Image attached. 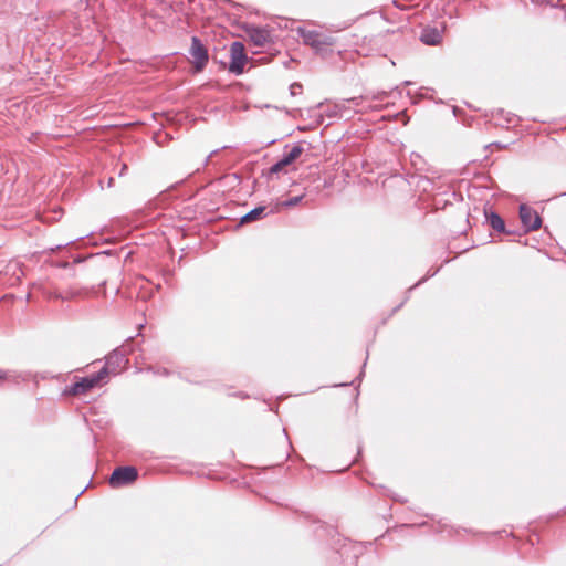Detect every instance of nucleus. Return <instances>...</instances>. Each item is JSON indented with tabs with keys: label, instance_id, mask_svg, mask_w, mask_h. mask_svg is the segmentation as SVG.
<instances>
[{
	"label": "nucleus",
	"instance_id": "obj_1",
	"mask_svg": "<svg viewBox=\"0 0 566 566\" xmlns=\"http://www.w3.org/2000/svg\"><path fill=\"white\" fill-rule=\"evenodd\" d=\"M104 374L105 370H98L95 374L82 377L67 387L65 392L73 396L84 395L105 380Z\"/></svg>",
	"mask_w": 566,
	"mask_h": 566
},
{
	"label": "nucleus",
	"instance_id": "obj_26",
	"mask_svg": "<svg viewBox=\"0 0 566 566\" xmlns=\"http://www.w3.org/2000/svg\"><path fill=\"white\" fill-rule=\"evenodd\" d=\"M357 556H358V553H357V552H354L353 557H354V558H357Z\"/></svg>",
	"mask_w": 566,
	"mask_h": 566
},
{
	"label": "nucleus",
	"instance_id": "obj_10",
	"mask_svg": "<svg viewBox=\"0 0 566 566\" xmlns=\"http://www.w3.org/2000/svg\"><path fill=\"white\" fill-rule=\"evenodd\" d=\"M485 217H486L489 224L492 227L493 230H495L497 232H503L506 234H515L516 233L514 230H507L505 228V222L499 213H496L494 211H490V212L485 211Z\"/></svg>",
	"mask_w": 566,
	"mask_h": 566
},
{
	"label": "nucleus",
	"instance_id": "obj_7",
	"mask_svg": "<svg viewBox=\"0 0 566 566\" xmlns=\"http://www.w3.org/2000/svg\"><path fill=\"white\" fill-rule=\"evenodd\" d=\"M245 33L253 45L258 48H263L272 42L270 30L266 28L249 25L245 28Z\"/></svg>",
	"mask_w": 566,
	"mask_h": 566
},
{
	"label": "nucleus",
	"instance_id": "obj_25",
	"mask_svg": "<svg viewBox=\"0 0 566 566\" xmlns=\"http://www.w3.org/2000/svg\"><path fill=\"white\" fill-rule=\"evenodd\" d=\"M349 548H352V549H354V551H355V549H356V546H355V545H352V544L349 543Z\"/></svg>",
	"mask_w": 566,
	"mask_h": 566
},
{
	"label": "nucleus",
	"instance_id": "obj_22",
	"mask_svg": "<svg viewBox=\"0 0 566 566\" xmlns=\"http://www.w3.org/2000/svg\"><path fill=\"white\" fill-rule=\"evenodd\" d=\"M217 153H218V150H213V151H211V153H210V155L207 157L206 163H208V160H209L213 155H216Z\"/></svg>",
	"mask_w": 566,
	"mask_h": 566
},
{
	"label": "nucleus",
	"instance_id": "obj_24",
	"mask_svg": "<svg viewBox=\"0 0 566 566\" xmlns=\"http://www.w3.org/2000/svg\"><path fill=\"white\" fill-rule=\"evenodd\" d=\"M364 375V371H360L359 376H358V380L360 381L361 379V376Z\"/></svg>",
	"mask_w": 566,
	"mask_h": 566
},
{
	"label": "nucleus",
	"instance_id": "obj_9",
	"mask_svg": "<svg viewBox=\"0 0 566 566\" xmlns=\"http://www.w3.org/2000/svg\"><path fill=\"white\" fill-rule=\"evenodd\" d=\"M492 119L494 120L496 126L501 127L514 126L520 120V118L515 114L511 112H505L502 108L492 112Z\"/></svg>",
	"mask_w": 566,
	"mask_h": 566
},
{
	"label": "nucleus",
	"instance_id": "obj_23",
	"mask_svg": "<svg viewBox=\"0 0 566 566\" xmlns=\"http://www.w3.org/2000/svg\"><path fill=\"white\" fill-rule=\"evenodd\" d=\"M127 169V166L126 165H123L122 167V171H120V175H123V172Z\"/></svg>",
	"mask_w": 566,
	"mask_h": 566
},
{
	"label": "nucleus",
	"instance_id": "obj_2",
	"mask_svg": "<svg viewBox=\"0 0 566 566\" xmlns=\"http://www.w3.org/2000/svg\"><path fill=\"white\" fill-rule=\"evenodd\" d=\"M138 478L135 467H117L111 474L108 483L113 489L123 488L134 483Z\"/></svg>",
	"mask_w": 566,
	"mask_h": 566
},
{
	"label": "nucleus",
	"instance_id": "obj_27",
	"mask_svg": "<svg viewBox=\"0 0 566 566\" xmlns=\"http://www.w3.org/2000/svg\"><path fill=\"white\" fill-rule=\"evenodd\" d=\"M295 86L301 87V84H294L292 85V88H294Z\"/></svg>",
	"mask_w": 566,
	"mask_h": 566
},
{
	"label": "nucleus",
	"instance_id": "obj_13",
	"mask_svg": "<svg viewBox=\"0 0 566 566\" xmlns=\"http://www.w3.org/2000/svg\"><path fill=\"white\" fill-rule=\"evenodd\" d=\"M265 210L266 207L264 206L255 207L241 218V223H249L262 219L265 216Z\"/></svg>",
	"mask_w": 566,
	"mask_h": 566
},
{
	"label": "nucleus",
	"instance_id": "obj_6",
	"mask_svg": "<svg viewBox=\"0 0 566 566\" xmlns=\"http://www.w3.org/2000/svg\"><path fill=\"white\" fill-rule=\"evenodd\" d=\"M126 363L125 354L119 348L114 349L106 356L105 365L101 368V370H105L104 378L117 375Z\"/></svg>",
	"mask_w": 566,
	"mask_h": 566
},
{
	"label": "nucleus",
	"instance_id": "obj_8",
	"mask_svg": "<svg viewBox=\"0 0 566 566\" xmlns=\"http://www.w3.org/2000/svg\"><path fill=\"white\" fill-rule=\"evenodd\" d=\"M303 153V148L300 145H295L287 153H284L283 157L271 166L270 174H277L282 171L286 166L291 165L294 160H296L301 154Z\"/></svg>",
	"mask_w": 566,
	"mask_h": 566
},
{
	"label": "nucleus",
	"instance_id": "obj_5",
	"mask_svg": "<svg viewBox=\"0 0 566 566\" xmlns=\"http://www.w3.org/2000/svg\"><path fill=\"white\" fill-rule=\"evenodd\" d=\"M189 54L191 56V63L193 64L195 70L197 72L202 71L208 63L209 55L208 50L199 38L192 36Z\"/></svg>",
	"mask_w": 566,
	"mask_h": 566
},
{
	"label": "nucleus",
	"instance_id": "obj_14",
	"mask_svg": "<svg viewBox=\"0 0 566 566\" xmlns=\"http://www.w3.org/2000/svg\"><path fill=\"white\" fill-rule=\"evenodd\" d=\"M297 33L302 38L304 44L308 46H312L315 43L318 35L321 34V32L314 30H306L304 28H298Z\"/></svg>",
	"mask_w": 566,
	"mask_h": 566
},
{
	"label": "nucleus",
	"instance_id": "obj_3",
	"mask_svg": "<svg viewBox=\"0 0 566 566\" xmlns=\"http://www.w3.org/2000/svg\"><path fill=\"white\" fill-rule=\"evenodd\" d=\"M248 61V56L244 52V45L242 42L235 41L230 46V63L229 72L240 75L244 71V64Z\"/></svg>",
	"mask_w": 566,
	"mask_h": 566
},
{
	"label": "nucleus",
	"instance_id": "obj_12",
	"mask_svg": "<svg viewBox=\"0 0 566 566\" xmlns=\"http://www.w3.org/2000/svg\"><path fill=\"white\" fill-rule=\"evenodd\" d=\"M334 44V36L321 33L316 39L315 43L311 48H313L316 53L324 54L326 49L333 46Z\"/></svg>",
	"mask_w": 566,
	"mask_h": 566
},
{
	"label": "nucleus",
	"instance_id": "obj_18",
	"mask_svg": "<svg viewBox=\"0 0 566 566\" xmlns=\"http://www.w3.org/2000/svg\"><path fill=\"white\" fill-rule=\"evenodd\" d=\"M363 101H364V97L359 96V97L349 98V99L345 101L344 103H345V105L349 104V107L350 106L358 107L361 105Z\"/></svg>",
	"mask_w": 566,
	"mask_h": 566
},
{
	"label": "nucleus",
	"instance_id": "obj_17",
	"mask_svg": "<svg viewBox=\"0 0 566 566\" xmlns=\"http://www.w3.org/2000/svg\"><path fill=\"white\" fill-rule=\"evenodd\" d=\"M345 109V103L342 104H335L333 105L328 111L329 117H343L342 111Z\"/></svg>",
	"mask_w": 566,
	"mask_h": 566
},
{
	"label": "nucleus",
	"instance_id": "obj_16",
	"mask_svg": "<svg viewBox=\"0 0 566 566\" xmlns=\"http://www.w3.org/2000/svg\"><path fill=\"white\" fill-rule=\"evenodd\" d=\"M303 198H304V195L294 196V197H291V198L282 201L279 206L284 207V208H292V207L297 206L303 200Z\"/></svg>",
	"mask_w": 566,
	"mask_h": 566
},
{
	"label": "nucleus",
	"instance_id": "obj_21",
	"mask_svg": "<svg viewBox=\"0 0 566 566\" xmlns=\"http://www.w3.org/2000/svg\"><path fill=\"white\" fill-rule=\"evenodd\" d=\"M346 549H347V544H344V545L342 546V548L338 551V552H339V554H340V556H344V555H345Z\"/></svg>",
	"mask_w": 566,
	"mask_h": 566
},
{
	"label": "nucleus",
	"instance_id": "obj_19",
	"mask_svg": "<svg viewBox=\"0 0 566 566\" xmlns=\"http://www.w3.org/2000/svg\"><path fill=\"white\" fill-rule=\"evenodd\" d=\"M8 378H9L8 371L0 369V381L6 380Z\"/></svg>",
	"mask_w": 566,
	"mask_h": 566
},
{
	"label": "nucleus",
	"instance_id": "obj_20",
	"mask_svg": "<svg viewBox=\"0 0 566 566\" xmlns=\"http://www.w3.org/2000/svg\"><path fill=\"white\" fill-rule=\"evenodd\" d=\"M157 374L163 375V376H168V375H170V371L167 368H161V369H158Z\"/></svg>",
	"mask_w": 566,
	"mask_h": 566
},
{
	"label": "nucleus",
	"instance_id": "obj_15",
	"mask_svg": "<svg viewBox=\"0 0 566 566\" xmlns=\"http://www.w3.org/2000/svg\"><path fill=\"white\" fill-rule=\"evenodd\" d=\"M90 291L86 289H78V287H70L67 291L64 292V294H61L60 297L63 300H71V298H77V297H84L88 295Z\"/></svg>",
	"mask_w": 566,
	"mask_h": 566
},
{
	"label": "nucleus",
	"instance_id": "obj_4",
	"mask_svg": "<svg viewBox=\"0 0 566 566\" xmlns=\"http://www.w3.org/2000/svg\"><path fill=\"white\" fill-rule=\"evenodd\" d=\"M518 213L524 233L535 231L541 228L542 218L532 207L522 203L520 206Z\"/></svg>",
	"mask_w": 566,
	"mask_h": 566
},
{
	"label": "nucleus",
	"instance_id": "obj_11",
	"mask_svg": "<svg viewBox=\"0 0 566 566\" xmlns=\"http://www.w3.org/2000/svg\"><path fill=\"white\" fill-rule=\"evenodd\" d=\"M441 32L436 28H428L421 32L420 40L427 45H437L441 42Z\"/></svg>",
	"mask_w": 566,
	"mask_h": 566
}]
</instances>
